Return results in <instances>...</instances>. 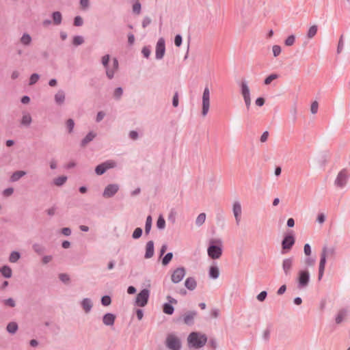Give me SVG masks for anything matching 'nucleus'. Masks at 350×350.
Listing matches in <instances>:
<instances>
[{
  "label": "nucleus",
  "instance_id": "64",
  "mask_svg": "<svg viewBox=\"0 0 350 350\" xmlns=\"http://www.w3.org/2000/svg\"><path fill=\"white\" fill-rule=\"evenodd\" d=\"M263 339L266 341H268L270 338V329L269 328H267L262 335Z\"/></svg>",
  "mask_w": 350,
  "mask_h": 350
},
{
  "label": "nucleus",
  "instance_id": "52",
  "mask_svg": "<svg viewBox=\"0 0 350 350\" xmlns=\"http://www.w3.org/2000/svg\"><path fill=\"white\" fill-rule=\"evenodd\" d=\"M273 54L274 57H278L281 53V47L279 45H273L272 47Z\"/></svg>",
  "mask_w": 350,
  "mask_h": 350
},
{
  "label": "nucleus",
  "instance_id": "6",
  "mask_svg": "<svg viewBox=\"0 0 350 350\" xmlns=\"http://www.w3.org/2000/svg\"><path fill=\"white\" fill-rule=\"evenodd\" d=\"M297 281V287L299 288H306L308 285L310 281L309 271L307 269L300 270L298 273Z\"/></svg>",
  "mask_w": 350,
  "mask_h": 350
},
{
  "label": "nucleus",
  "instance_id": "57",
  "mask_svg": "<svg viewBox=\"0 0 350 350\" xmlns=\"http://www.w3.org/2000/svg\"><path fill=\"white\" fill-rule=\"evenodd\" d=\"M183 38L181 35L177 34L174 38V44L176 46L179 47L182 44Z\"/></svg>",
  "mask_w": 350,
  "mask_h": 350
},
{
  "label": "nucleus",
  "instance_id": "13",
  "mask_svg": "<svg viewBox=\"0 0 350 350\" xmlns=\"http://www.w3.org/2000/svg\"><path fill=\"white\" fill-rule=\"evenodd\" d=\"M292 232L291 231V234L285 235L282 241V250H289L295 244V240Z\"/></svg>",
  "mask_w": 350,
  "mask_h": 350
},
{
  "label": "nucleus",
  "instance_id": "20",
  "mask_svg": "<svg viewBox=\"0 0 350 350\" xmlns=\"http://www.w3.org/2000/svg\"><path fill=\"white\" fill-rule=\"evenodd\" d=\"M326 257H325L324 254H321V258L319 262V275L318 279L319 280H321L325 271V264H326Z\"/></svg>",
  "mask_w": 350,
  "mask_h": 350
},
{
  "label": "nucleus",
  "instance_id": "51",
  "mask_svg": "<svg viewBox=\"0 0 350 350\" xmlns=\"http://www.w3.org/2000/svg\"><path fill=\"white\" fill-rule=\"evenodd\" d=\"M142 53L146 58H148L151 53V50L149 46H144L142 50Z\"/></svg>",
  "mask_w": 350,
  "mask_h": 350
},
{
  "label": "nucleus",
  "instance_id": "2",
  "mask_svg": "<svg viewBox=\"0 0 350 350\" xmlns=\"http://www.w3.org/2000/svg\"><path fill=\"white\" fill-rule=\"evenodd\" d=\"M187 340L191 347L198 349L205 345L207 342V337L205 334L199 332H191Z\"/></svg>",
  "mask_w": 350,
  "mask_h": 350
},
{
  "label": "nucleus",
  "instance_id": "25",
  "mask_svg": "<svg viewBox=\"0 0 350 350\" xmlns=\"http://www.w3.org/2000/svg\"><path fill=\"white\" fill-rule=\"evenodd\" d=\"M208 275L212 279H217L219 276V268L216 265L211 266L209 268Z\"/></svg>",
  "mask_w": 350,
  "mask_h": 350
},
{
  "label": "nucleus",
  "instance_id": "7",
  "mask_svg": "<svg viewBox=\"0 0 350 350\" xmlns=\"http://www.w3.org/2000/svg\"><path fill=\"white\" fill-rule=\"evenodd\" d=\"M150 291L147 288L142 290L136 297L135 305L139 307L145 306L148 301Z\"/></svg>",
  "mask_w": 350,
  "mask_h": 350
},
{
  "label": "nucleus",
  "instance_id": "9",
  "mask_svg": "<svg viewBox=\"0 0 350 350\" xmlns=\"http://www.w3.org/2000/svg\"><path fill=\"white\" fill-rule=\"evenodd\" d=\"M210 107V91L208 87L204 90L202 95V115L206 116L209 111Z\"/></svg>",
  "mask_w": 350,
  "mask_h": 350
},
{
  "label": "nucleus",
  "instance_id": "40",
  "mask_svg": "<svg viewBox=\"0 0 350 350\" xmlns=\"http://www.w3.org/2000/svg\"><path fill=\"white\" fill-rule=\"evenodd\" d=\"M31 122V117L29 114H25L23 116L21 124L23 125L29 126Z\"/></svg>",
  "mask_w": 350,
  "mask_h": 350
},
{
  "label": "nucleus",
  "instance_id": "34",
  "mask_svg": "<svg viewBox=\"0 0 350 350\" xmlns=\"http://www.w3.org/2000/svg\"><path fill=\"white\" fill-rule=\"evenodd\" d=\"M318 30V26L317 25H312L308 30L307 37L310 39L314 37Z\"/></svg>",
  "mask_w": 350,
  "mask_h": 350
},
{
  "label": "nucleus",
  "instance_id": "41",
  "mask_svg": "<svg viewBox=\"0 0 350 350\" xmlns=\"http://www.w3.org/2000/svg\"><path fill=\"white\" fill-rule=\"evenodd\" d=\"M173 258L172 252L167 253L162 259V264L164 266L167 265Z\"/></svg>",
  "mask_w": 350,
  "mask_h": 350
},
{
  "label": "nucleus",
  "instance_id": "53",
  "mask_svg": "<svg viewBox=\"0 0 350 350\" xmlns=\"http://www.w3.org/2000/svg\"><path fill=\"white\" fill-rule=\"evenodd\" d=\"M83 21L82 18L80 16H77L74 18V25L77 27H80L83 25Z\"/></svg>",
  "mask_w": 350,
  "mask_h": 350
},
{
  "label": "nucleus",
  "instance_id": "16",
  "mask_svg": "<svg viewBox=\"0 0 350 350\" xmlns=\"http://www.w3.org/2000/svg\"><path fill=\"white\" fill-rule=\"evenodd\" d=\"M293 265V258L292 257L284 258L282 261V269L284 274L288 276L291 274Z\"/></svg>",
  "mask_w": 350,
  "mask_h": 350
},
{
  "label": "nucleus",
  "instance_id": "39",
  "mask_svg": "<svg viewBox=\"0 0 350 350\" xmlns=\"http://www.w3.org/2000/svg\"><path fill=\"white\" fill-rule=\"evenodd\" d=\"M21 42L24 45H29L31 42V38L30 35L26 33H24L21 38Z\"/></svg>",
  "mask_w": 350,
  "mask_h": 350
},
{
  "label": "nucleus",
  "instance_id": "5",
  "mask_svg": "<svg viewBox=\"0 0 350 350\" xmlns=\"http://www.w3.org/2000/svg\"><path fill=\"white\" fill-rule=\"evenodd\" d=\"M349 177V172L347 169L340 170L335 179L334 184L336 187L342 188L345 187Z\"/></svg>",
  "mask_w": 350,
  "mask_h": 350
},
{
  "label": "nucleus",
  "instance_id": "3",
  "mask_svg": "<svg viewBox=\"0 0 350 350\" xmlns=\"http://www.w3.org/2000/svg\"><path fill=\"white\" fill-rule=\"evenodd\" d=\"M109 59H110L109 55L107 54V55H104L102 57V64L103 65V66L105 67V68L106 70L107 77L109 79H111L113 78L115 72L118 69L119 64H118V61L117 58H116V57L113 58L112 60V62H113L112 68H110L109 66Z\"/></svg>",
  "mask_w": 350,
  "mask_h": 350
},
{
  "label": "nucleus",
  "instance_id": "27",
  "mask_svg": "<svg viewBox=\"0 0 350 350\" xmlns=\"http://www.w3.org/2000/svg\"><path fill=\"white\" fill-rule=\"evenodd\" d=\"M0 272L2 274V275L5 278H10L12 277V269L8 265H3L0 269Z\"/></svg>",
  "mask_w": 350,
  "mask_h": 350
},
{
  "label": "nucleus",
  "instance_id": "4",
  "mask_svg": "<svg viewBox=\"0 0 350 350\" xmlns=\"http://www.w3.org/2000/svg\"><path fill=\"white\" fill-rule=\"evenodd\" d=\"M241 93L243 97V100L247 108V110L249 111L251 106V97H250V91L249 87L247 85V83L246 81H242L241 83Z\"/></svg>",
  "mask_w": 350,
  "mask_h": 350
},
{
  "label": "nucleus",
  "instance_id": "32",
  "mask_svg": "<svg viewBox=\"0 0 350 350\" xmlns=\"http://www.w3.org/2000/svg\"><path fill=\"white\" fill-rule=\"evenodd\" d=\"M25 174L26 172L22 170L16 171L12 174L10 179L12 182H16L18 180L21 178H22L23 176H25Z\"/></svg>",
  "mask_w": 350,
  "mask_h": 350
},
{
  "label": "nucleus",
  "instance_id": "37",
  "mask_svg": "<svg viewBox=\"0 0 350 350\" xmlns=\"http://www.w3.org/2000/svg\"><path fill=\"white\" fill-rule=\"evenodd\" d=\"M206 220V214L204 213H202L198 215L196 219V224L198 226H201Z\"/></svg>",
  "mask_w": 350,
  "mask_h": 350
},
{
  "label": "nucleus",
  "instance_id": "46",
  "mask_svg": "<svg viewBox=\"0 0 350 350\" xmlns=\"http://www.w3.org/2000/svg\"><path fill=\"white\" fill-rule=\"evenodd\" d=\"M143 233V230L141 228H137L135 229L134 232H133L132 237L134 239H139Z\"/></svg>",
  "mask_w": 350,
  "mask_h": 350
},
{
  "label": "nucleus",
  "instance_id": "21",
  "mask_svg": "<svg viewBox=\"0 0 350 350\" xmlns=\"http://www.w3.org/2000/svg\"><path fill=\"white\" fill-rule=\"evenodd\" d=\"M185 286L190 291H194L197 287V282L195 278L188 277L185 281Z\"/></svg>",
  "mask_w": 350,
  "mask_h": 350
},
{
  "label": "nucleus",
  "instance_id": "30",
  "mask_svg": "<svg viewBox=\"0 0 350 350\" xmlns=\"http://www.w3.org/2000/svg\"><path fill=\"white\" fill-rule=\"evenodd\" d=\"M52 18L53 21V23L55 25H59L61 24L62 21V16L60 12L56 11L53 12L52 14Z\"/></svg>",
  "mask_w": 350,
  "mask_h": 350
},
{
  "label": "nucleus",
  "instance_id": "56",
  "mask_svg": "<svg viewBox=\"0 0 350 350\" xmlns=\"http://www.w3.org/2000/svg\"><path fill=\"white\" fill-rule=\"evenodd\" d=\"M319 109V104L317 101H314L311 105L310 111L312 114L317 113Z\"/></svg>",
  "mask_w": 350,
  "mask_h": 350
},
{
  "label": "nucleus",
  "instance_id": "63",
  "mask_svg": "<svg viewBox=\"0 0 350 350\" xmlns=\"http://www.w3.org/2000/svg\"><path fill=\"white\" fill-rule=\"evenodd\" d=\"M304 254L306 256H310L311 254V247L309 243H306L304 247Z\"/></svg>",
  "mask_w": 350,
  "mask_h": 350
},
{
  "label": "nucleus",
  "instance_id": "31",
  "mask_svg": "<svg viewBox=\"0 0 350 350\" xmlns=\"http://www.w3.org/2000/svg\"><path fill=\"white\" fill-rule=\"evenodd\" d=\"M18 324L16 322H10L7 325L6 329L10 334H14L18 330Z\"/></svg>",
  "mask_w": 350,
  "mask_h": 350
},
{
  "label": "nucleus",
  "instance_id": "10",
  "mask_svg": "<svg viewBox=\"0 0 350 350\" xmlns=\"http://www.w3.org/2000/svg\"><path fill=\"white\" fill-rule=\"evenodd\" d=\"M186 274V270L183 267H178L174 269L171 275L172 282L178 284L184 278Z\"/></svg>",
  "mask_w": 350,
  "mask_h": 350
},
{
  "label": "nucleus",
  "instance_id": "1",
  "mask_svg": "<svg viewBox=\"0 0 350 350\" xmlns=\"http://www.w3.org/2000/svg\"><path fill=\"white\" fill-rule=\"evenodd\" d=\"M223 252V242L220 239H211L207 249L208 256L213 259H219Z\"/></svg>",
  "mask_w": 350,
  "mask_h": 350
},
{
  "label": "nucleus",
  "instance_id": "36",
  "mask_svg": "<svg viewBox=\"0 0 350 350\" xmlns=\"http://www.w3.org/2000/svg\"><path fill=\"white\" fill-rule=\"evenodd\" d=\"M67 180V176H59L57 178H55L54 180H53V183L54 185H55L56 186H62L63 185Z\"/></svg>",
  "mask_w": 350,
  "mask_h": 350
},
{
  "label": "nucleus",
  "instance_id": "45",
  "mask_svg": "<svg viewBox=\"0 0 350 350\" xmlns=\"http://www.w3.org/2000/svg\"><path fill=\"white\" fill-rule=\"evenodd\" d=\"M111 303V298L109 295H104L101 298V304L104 306H108Z\"/></svg>",
  "mask_w": 350,
  "mask_h": 350
},
{
  "label": "nucleus",
  "instance_id": "42",
  "mask_svg": "<svg viewBox=\"0 0 350 350\" xmlns=\"http://www.w3.org/2000/svg\"><path fill=\"white\" fill-rule=\"evenodd\" d=\"M33 249L38 254L41 255L44 252V248L42 245L39 243H34L33 245Z\"/></svg>",
  "mask_w": 350,
  "mask_h": 350
},
{
  "label": "nucleus",
  "instance_id": "29",
  "mask_svg": "<svg viewBox=\"0 0 350 350\" xmlns=\"http://www.w3.org/2000/svg\"><path fill=\"white\" fill-rule=\"evenodd\" d=\"M321 254H324L325 257L327 256H334L336 254V250L334 247H327V246H324L322 248V251Z\"/></svg>",
  "mask_w": 350,
  "mask_h": 350
},
{
  "label": "nucleus",
  "instance_id": "35",
  "mask_svg": "<svg viewBox=\"0 0 350 350\" xmlns=\"http://www.w3.org/2000/svg\"><path fill=\"white\" fill-rule=\"evenodd\" d=\"M21 258V254L18 252L14 251L12 252L10 256H9V260L10 262L14 263L16 262L19 258Z\"/></svg>",
  "mask_w": 350,
  "mask_h": 350
},
{
  "label": "nucleus",
  "instance_id": "33",
  "mask_svg": "<svg viewBox=\"0 0 350 350\" xmlns=\"http://www.w3.org/2000/svg\"><path fill=\"white\" fill-rule=\"evenodd\" d=\"M132 9L133 12L135 14L139 15L141 14L142 5L138 0H136L133 2Z\"/></svg>",
  "mask_w": 350,
  "mask_h": 350
},
{
  "label": "nucleus",
  "instance_id": "59",
  "mask_svg": "<svg viewBox=\"0 0 350 350\" xmlns=\"http://www.w3.org/2000/svg\"><path fill=\"white\" fill-rule=\"evenodd\" d=\"M267 296V291H263L262 292H260L258 295H257V299L260 301H263L266 297Z\"/></svg>",
  "mask_w": 350,
  "mask_h": 350
},
{
  "label": "nucleus",
  "instance_id": "12",
  "mask_svg": "<svg viewBox=\"0 0 350 350\" xmlns=\"http://www.w3.org/2000/svg\"><path fill=\"white\" fill-rule=\"evenodd\" d=\"M165 52V40L161 38L159 39L156 45L155 58L161 59L163 57Z\"/></svg>",
  "mask_w": 350,
  "mask_h": 350
},
{
  "label": "nucleus",
  "instance_id": "49",
  "mask_svg": "<svg viewBox=\"0 0 350 350\" xmlns=\"http://www.w3.org/2000/svg\"><path fill=\"white\" fill-rule=\"evenodd\" d=\"M122 94H123L122 88L121 87H118L117 88H116L114 93H113V96L116 99L118 100L122 96Z\"/></svg>",
  "mask_w": 350,
  "mask_h": 350
},
{
  "label": "nucleus",
  "instance_id": "18",
  "mask_svg": "<svg viewBox=\"0 0 350 350\" xmlns=\"http://www.w3.org/2000/svg\"><path fill=\"white\" fill-rule=\"evenodd\" d=\"M349 313V309L347 308H340L336 317H335V322L336 324H340L347 317Z\"/></svg>",
  "mask_w": 350,
  "mask_h": 350
},
{
  "label": "nucleus",
  "instance_id": "28",
  "mask_svg": "<svg viewBox=\"0 0 350 350\" xmlns=\"http://www.w3.org/2000/svg\"><path fill=\"white\" fill-rule=\"evenodd\" d=\"M65 100V93L63 90H59L55 95V100L57 104L62 105Z\"/></svg>",
  "mask_w": 350,
  "mask_h": 350
},
{
  "label": "nucleus",
  "instance_id": "47",
  "mask_svg": "<svg viewBox=\"0 0 350 350\" xmlns=\"http://www.w3.org/2000/svg\"><path fill=\"white\" fill-rule=\"evenodd\" d=\"M295 36L294 35H291L287 37V38L285 40V44L286 46H292L295 43Z\"/></svg>",
  "mask_w": 350,
  "mask_h": 350
},
{
  "label": "nucleus",
  "instance_id": "60",
  "mask_svg": "<svg viewBox=\"0 0 350 350\" xmlns=\"http://www.w3.org/2000/svg\"><path fill=\"white\" fill-rule=\"evenodd\" d=\"M151 23V19L148 16H145L142 21V25L143 28H146Z\"/></svg>",
  "mask_w": 350,
  "mask_h": 350
},
{
  "label": "nucleus",
  "instance_id": "23",
  "mask_svg": "<svg viewBox=\"0 0 350 350\" xmlns=\"http://www.w3.org/2000/svg\"><path fill=\"white\" fill-rule=\"evenodd\" d=\"M196 311H189L184 316V322L185 324L191 325L193 323V319L196 316Z\"/></svg>",
  "mask_w": 350,
  "mask_h": 350
},
{
  "label": "nucleus",
  "instance_id": "19",
  "mask_svg": "<svg viewBox=\"0 0 350 350\" xmlns=\"http://www.w3.org/2000/svg\"><path fill=\"white\" fill-rule=\"evenodd\" d=\"M115 321L116 315L111 312H107L103 317V323L105 325L113 326L114 325Z\"/></svg>",
  "mask_w": 350,
  "mask_h": 350
},
{
  "label": "nucleus",
  "instance_id": "15",
  "mask_svg": "<svg viewBox=\"0 0 350 350\" xmlns=\"http://www.w3.org/2000/svg\"><path fill=\"white\" fill-rule=\"evenodd\" d=\"M119 190V186L117 184H109L104 189L103 196L104 198L113 197Z\"/></svg>",
  "mask_w": 350,
  "mask_h": 350
},
{
  "label": "nucleus",
  "instance_id": "61",
  "mask_svg": "<svg viewBox=\"0 0 350 350\" xmlns=\"http://www.w3.org/2000/svg\"><path fill=\"white\" fill-rule=\"evenodd\" d=\"M172 105L174 107H176L178 105V92H176L174 94L173 99H172Z\"/></svg>",
  "mask_w": 350,
  "mask_h": 350
},
{
  "label": "nucleus",
  "instance_id": "43",
  "mask_svg": "<svg viewBox=\"0 0 350 350\" xmlns=\"http://www.w3.org/2000/svg\"><path fill=\"white\" fill-rule=\"evenodd\" d=\"M84 42V39L81 36H75L72 40V44L75 46H79Z\"/></svg>",
  "mask_w": 350,
  "mask_h": 350
},
{
  "label": "nucleus",
  "instance_id": "14",
  "mask_svg": "<svg viewBox=\"0 0 350 350\" xmlns=\"http://www.w3.org/2000/svg\"><path fill=\"white\" fill-rule=\"evenodd\" d=\"M167 299L168 300V303L163 304V311L165 314H172L174 312V308L173 307L172 304H176L178 301L176 299L172 297L170 295L167 297Z\"/></svg>",
  "mask_w": 350,
  "mask_h": 350
},
{
  "label": "nucleus",
  "instance_id": "58",
  "mask_svg": "<svg viewBox=\"0 0 350 350\" xmlns=\"http://www.w3.org/2000/svg\"><path fill=\"white\" fill-rule=\"evenodd\" d=\"M343 46H344L343 36L342 35L339 39L338 44V47H337V53H340L342 51Z\"/></svg>",
  "mask_w": 350,
  "mask_h": 350
},
{
  "label": "nucleus",
  "instance_id": "62",
  "mask_svg": "<svg viewBox=\"0 0 350 350\" xmlns=\"http://www.w3.org/2000/svg\"><path fill=\"white\" fill-rule=\"evenodd\" d=\"M305 263L308 267L313 266L315 263V259L311 257H307L305 259Z\"/></svg>",
  "mask_w": 350,
  "mask_h": 350
},
{
  "label": "nucleus",
  "instance_id": "17",
  "mask_svg": "<svg viewBox=\"0 0 350 350\" xmlns=\"http://www.w3.org/2000/svg\"><path fill=\"white\" fill-rule=\"evenodd\" d=\"M232 211L236 220V223L237 225H239L241 221L242 213L241 206L239 201H236L233 203Z\"/></svg>",
  "mask_w": 350,
  "mask_h": 350
},
{
  "label": "nucleus",
  "instance_id": "55",
  "mask_svg": "<svg viewBox=\"0 0 350 350\" xmlns=\"http://www.w3.org/2000/svg\"><path fill=\"white\" fill-rule=\"evenodd\" d=\"M5 306L14 308L16 306L15 301L12 298H8L3 301Z\"/></svg>",
  "mask_w": 350,
  "mask_h": 350
},
{
  "label": "nucleus",
  "instance_id": "26",
  "mask_svg": "<svg viewBox=\"0 0 350 350\" xmlns=\"http://www.w3.org/2000/svg\"><path fill=\"white\" fill-rule=\"evenodd\" d=\"M81 306L85 310L86 313H88L92 308V304L89 298H84L81 301Z\"/></svg>",
  "mask_w": 350,
  "mask_h": 350
},
{
  "label": "nucleus",
  "instance_id": "50",
  "mask_svg": "<svg viewBox=\"0 0 350 350\" xmlns=\"http://www.w3.org/2000/svg\"><path fill=\"white\" fill-rule=\"evenodd\" d=\"M40 75L37 73H33L31 75L29 79V85L35 84L39 79Z\"/></svg>",
  "mask_w": 350,
  "mask_h": 350
},
{
  "label": "nucleus",
  "instance_id": "24",
  "mask_svg": "<svg viewBox=\"0 0 350 350\" xmlns=\"http://www.w3.org/2000/svg\"><path fill=\"white\" fill-rule=\"evenodd\" d=\"M96 133L92 131L89 132L86 136L81 140V146L85 147L88 143L92 142L96 137Z\"/></svg>",
  "mask_w": 350,
  "mask_h": 350
},
{
  "label": "nucleus",
  "instance_id": "8",
  "mask_svg": "<svg viewBox=\"0 0 350 350\" xmlns=\"http://www.w3.org/2000/svg\"><path fill=\"white\" fill-rule=\"evenodd\" d=\"M116 166V161L113 160H107L101 164L97 165L95 168V173L97 175H103L107 170L113 168Z\"/></svg>",
  "mask_w": 350,
  "mask_h": 350
},
{
  "label": "nucleus",
  "instance_id": "44",
  "mask_svg": "<svg viewBox=\"0 0 350 350\" xmlns=\"http://www.w3.org/2000/svg\"><path fill=\"white\" fill-rule=\"evenodd\" d=\"M165 221L164 218L163 217V216L161 215L159 217V218L157 219V227L159 230H163L165 228Z\"/></svg>",
  "mask_w": 350,
  "mask_h": 350
},
{
  "label": "nucleus",
  "instance_id": "22",
  "mask_svg": "<svg viewBox=\"0 0 350 350\" xmlns=\"http://www.w3.org/2000/svg\"><path fill=\"white\" fill-rule=\"evenodd\" d=\"M154 242L153 241H149L147 242L146 245V253L144 255V258L146 259L152 258L154 255Z\"/></svg>",
  "mask_w": 350,
  "mask_h": 350
},
{
  "label": "nucleus",
  "instance_id": "11",
  "mask_svg": "<svg viewBox=\"0 0 350 350\" xmlns=\"http://www.w3.org/2000/svg\"><path fill=\"white\" fill-rule=\"evenodd\" d=\"M167 347L172 350H180L181 348L180 340L173 335H169L166 339Z\"/></svg>",
  "mask_w": 350,
  "mask_h": 350
},
{
  "label": "nucleus",
  "instance_id": "48",
  "mask_svg": "<svg viewBox=\"0 0 350 350\" xmlns=\"http://www.w3.org/2000/svg\"><path fill=\"white\" fill-rule=\"evenodd\" d=\"M66 126L69 133H72L75 126L74 120L71 118L66 121Z\"/></svg>",
  "mask_w": 350,
  "mask_h": 350
},
{
  "label": "nucleus",
  "instance_id": "54",
  "mask_svg": "<svg viewBox=\"0 0 350 350\" xmlns=\"http://www.w3.org/2000/svg\"><path fill=\"white\" fill-rule=\"evenodd\" d=\"M59 278L64 283H67L70 281V277L66 273H60L59 275Z\"/></svg>",
  "mask_w": 350,
  "mask_h": 350
},
{
  "label": "nucleus",
  "instance_id": "38",
  "mask_svg": "<svg viewBox=\"0 0 350 350\" xmlns=\"http://www.w3.org/2000/svg\"><path fill=\"white\" fill-rule=\"evenodd\" d=\"M279 77V75L276 73H273L266 77L264 80L265 85H269L272 81L277 79Z\"/></svg>",
  "mask_w": 350,
  "mask_h": 350
}]
</instances>
